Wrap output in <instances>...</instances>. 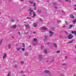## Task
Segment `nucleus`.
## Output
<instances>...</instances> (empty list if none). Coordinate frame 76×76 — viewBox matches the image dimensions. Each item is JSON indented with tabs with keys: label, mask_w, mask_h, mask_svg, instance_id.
<instances>
[{
	"label": "nucleus",
	"mask_w": 76,
	"mask_h": 76,
	"mask_svg": "<svg viewBox=\"0 0 76 76\" xmlns=\"http://www.w3.org/2000/svg\"><path fill=\"white\" fill-rule=\"evenodd\" d=\"M73 37V35L70 34H69L68 36V39H72Z\"/></svg>",
	"instance_id": "nucleus-1"
},
{
	"label": "nucleus",
	"mask_w": 76,
	"mask_h": 76,
	"mask_svg": "<svg viewBox=\"0 0 76 76\" xmlns=\"http://www.w3.org/2000/svg\"><path fill=\"white\" fill-rule=\"evenodd\" d=\"M49 34H51L50 35H49V36L50 37H51L53 36V33H54V32L51 31H50L49 32Z\"/></svg>",
	"instance_id": "nucleus-2"
},
{
	"label": "nucleus",
	"mask_w": 76,
	"mask_h": 76,
	"mask_svg": "<svg viewBox=\"0 0 76 76\" xmlns=\"http://www.w3.org/2000/svg\"><path fill=\"white\" fill-rule=\"evenodd\" d=\"M25 26L26 28H29V24L28 23H26L25 24Z\"/></svg>",
	"instance_id": "nucleus-3"
},
{
	"label": "nucleus",
	"mask_w": 76,
	"mask_h": 76,
	"mask_svg": "<svg viewBox=\"0 0 76 76\" xmlns=\"http://www.w3.org/2000/svg\"><path fill=\"white\" fill-rule=\"evenodd\" d=\"M6 56H7V54L6 53H4V56H3V57H2L3 59H4L6 57Z\"/></svg>",
	"instance_id": "nucleus-4"
},
{
	"label": "nucleus",
	"mask_w": 76,
	"mask_h": 76,
	"mask_svg": "<svg viewBox=\"0 0 76 76\" xmlns=\"http://www.w3.org/2000/svg\"><path fill=\"white\" fill-rule=\"evenodd\" d=\"M41 29L43 31H45L47 29V28L45 27H42L41 28Z\"/></svg>",
	"instance_id": "nucleus-5"
},
{
	"label": "nucleus",
	"mask_w": 76,
	"mask_h": 76,
	"mask_svg": "<svg viewBox=\"0 0 76 76\" xmlns=\"http://www.w3.org/2000/svg\"><path fill=\"white\" fill-rule=\"evenodd\" d=\"M39 57L40 60H42V57L41 55H39Z\"/></svg>",
	"instance_id": "nucleus-6"
},
{
	"label": "nucleus",
	"mask_w": 76,
	"mask_h": 76,
	"mask_svg": "<svg viewBox=\"0 0 76 76\" xmlns=\"http://www.w3.org/2000/svg\"><path fill=\"white\" fill-rule=\"evenodd\" d=\"M29 10L30 11V12L29 13L30 16H31L32 15V12H33L34 11L32 10H29L28 11H29Z\"/></svg>",
	"instance_id": "nucleus-7"
},
{
	"label": "nucleus",
	"mask_w": 76,
	"mask_h": 76,
	"mask_svg": "<svg viewBox=\"0 0 76 76\" xmlns=\"http://www.w3.org/2000/svg\"><path fill=\"white\" fill-rule=\"evenodd\" d=\"M71 33L72 34H75V35H76V31H71Z\"/></svg>",
	"instance_id": "nucleus-8"
},
{
	"label": "nucleus",
	"mask_w": 76,
	"mask_h": 76,
	"mask_svg": "<svg viewBox=\"0 0 76 76\" xmlns=\"http://www.w3.org/2000/svg\"><path fill=\"white\" fill-rule=\"evenodd\" d=\"M28 2L29 3H30V4H33L34 3V1H29Z\"/></svg>",
	"instance_id": "nucleus-9"
},
{
	"label": "nucleus",
	"mask_w": 76,
	"mask_h": 76,
	"mask_svg": "<svg viewBox=\"0 0 76 76\" xmlns=\"http://www.w3.org/2000/svg\"><path fill=\"white\" fill-rule=\"evenodd\" d=\"M74 26L73 25H69V27L68 28V29H71L72 27H73Z\"/></svg>",
	"instance_id": "nucleus-10"
},
{
	"label": "nucleus",
	"mask_w": 76,
	"mask_h": 76,
	"mask_svg": "<svg viewBox=\"0 0 76 76\" xmlns=\"http://www.w3.org/2000/svg\"><path fill=\"white\" fill-rule=\"evenodd\" d=\"M54 47H55V48H57V44L55 43H54L53 44Z\"/></svg>",
	"instance_id": "nucleus-11"
},
{
	"label": "nucleus",
	"mask_w": 76,
	"mask_h": 76,
	"mask_svg": "<svg viewBox=\"0 0 76 76\" xmlns=\"http://www.w3.org/2000/svg\"><path fill=\"white\" fill-rule=\"evenodd\" d=\"M24 55L25 56H28V55H29L28 53V52H26L24 53Z\"/></svg>",
	"instance_id": "nucleus-12"
},
{
	"label": "nucleus",
	"mask_w": 76,
	"mask_h": 76,
	"mask_svg": "<svg viewBox=\"0 0 76 76\" xmlns=\"http://www.w3.org/2000/svg\"><path fill=\"white\" fill-rule=\"evenodd\" d=\"M47 40V36H45V38L44 39V41H46Z\"/></svg>",
	"instance_id": "nucleus-13"
},
{
	"label": "nucleus",
	"mask_w": 76,
	"mask_h": 76,
	"mask_svg": "<svg viewBox=\"0 0 76 76\" xmlns=\"http://www.w3.org/2000/svg\"><path fill=\"white\" fill-rule=\"evenodd\" d=\"M70 17L72 19H73V18H75L74 15H73L72 14L70 16Z\"/></svg>",
	"instance_id": "nucleus-14"
},
{
	"label": "nucleus",
	"mask_w": 76,
	"mask_h": 76,
	"mask_svg": "<svg viewBox=\"0 0 76 76\" xmlns=\"http://www.w3.org/2000/svg\"><path fill=\"white\" fill-rule=\"evenodd\" d=\"M12 28H13L14 29H15V28H16V25H13L12 26Z\"/></svg>",
	"instance_id": "nucleus-15"
},
{
	"label": "nucleus",
	"mask_w": 76,
	"mask_h": 76,
	"mask_svg": "<svg viewBox=\"0 0 76 76\" xmlns=\"http://www.w3.org/2000/svg\"><path fill=\"white\" fill-rule=\"evenodd\" d=\"M44 53L45 54H47V50L46 49H45L44 51Z\"/></svg>",
	"instance_id": "nucleus-16"
},
{
	"label": "nucleus",
	"mask_w": 76,
	"mask_h": 76,
	"mask_svg": "<svg viewBox=\"0 0 76 76\" xmlns=\"http://www.w3.org/2000/svg\"><path fill=\"white\" fill-rule=\"evenodd\" d=\"M33 26H34V27H37V23H34L33 25Z\"/></svg>",
	"instance_id": "nucleus-17"
},
{
	"label": "nucleus",
	"mask_w": 76,
	"mask_h": 76,
	"mask_svg": "<svg viewBox=\"0 0 76 76\" xmlns=\"http://www.w3.org/2000/svg\"><path fill=\"white\" fill-rule=\"evenodd\" d=\"M24 64V61H21L20 62V64L22 65L23 64Z\"/></svg>",
	"instance_id": "nucleus-18"
},
{
	"label": "nucleus",
	"mask_w": 76,
	"mask_h": 76,
	"mask_svg": "<svg viewBox=\"0 0 76 76\" xmlns=\"http://www.w3.org/2000/svg\"><path fill=\"white\" fill-rule=\"evenodd\" d=\"M48 73L49 76H50V75H51V73H50V71H48Z\"/></svg>",
	"instance_id": "nucleus-19"
},
{
	"label": "nucleus",
	"mask_w": 76,
	"mask_h": 76,
	"mask_svg": "<svg viewBox=\"0 0 76 76\" xmlns=\"http://www.w3.org/2000/svg\"><path fill=\"white\" fill-rule=\"evenodd\" d=\"M73 42V41L71 40V41H69V42H68V44H70L71 43H72Z\"/></svg>",
	"instance_id": "nucleus-20"
},
{
	"label": "nucleus",
	"mask_w": 76,
	"mask_h": 76,
	"mask_svg": "<svg viewBox=\"0 0 76 76\" xmlns=\"http://www.w3.org/2000/svg\"><path fill=\"white\" fill-rule=\"evenodd\" d=\"M44 72L45 73H48V70H45Z\"/></svg>",
	"instance_id": "nucleus-21"
},
{
	"label": "nucleus",
	"mask_w": 76,
	"mask_h": 76,
	"mask_svg": "<svg viewBox=\"0 0 76 76\" xmlns=\"http://www.w3.org/2000/svg\"><path fill=\"white\" fill-rule=\"evenodd\" d=\"M73 23H76V19H75L74 20L72 21Z\"/></svg>",
	"instance_id": "nucleus-22"
},
{
	"label": "nucleus",
	"mask_w": 76,
	"mask_h": 76,
	"mask_svg": "<svg viewBox=\"0 0 76 76\" xmlns=\"http://www.w3.org/2000/svg\"><path fill=\"white\" fill-rule=\"evenodd\" d=\"M33 17H35V16H36V15H35V12H33Z\"/></svg>",
	"instance_id": "nucleus-23"
},
{
	"label": "nucleus",
	"mask_w": 76,
	"mask_h": 76,
	"mask_svg": "<svg viewBox=\"0 0 76 76\" xmlns=\"http://www.w3.org/2000/svg\"><path fill=\"white\" fill-rule=\"evenodd\" d=\"M14 19L13 18H12L11 19V22H14Z\"/></svg>",
	"instance_id": "nucleus-24"
},
{
	"label": "nucleus",
	"mask_w": 76,
	"mask_h": 76,
	"mask_svg": "<svg viewBox=\"0 0 76 76\" xmlns=\"http://www.w3.org/2000/svg\"><path fill=\"white\" fill-rule=\"evenodd\" d=\"M20 48H17V50L18 51H19V50H20Z\"/></svg>",
	"instance_id": "nucleus-25"
},
{
	"label": "nucleus",
	"mask_w": 76,
	"mask_h": 76,
	"mask_svg": "<svg viewBox=\"0 0 76 76\" xmlns=\"http://www.w3.org/2000/svg\"><path fill=\"white\" fill-rule=\"evenodd\" d=\"M37 11L38 12V13H41V11L40 10H37Z\"/></svg>",
	"instance_id": "nucleus-26"
},
{
	"label": "nucleus",
	"mask_w": 76,
	"mask_h": 76,
	"mask_svg": "<svg viewBox=\"0 0 76 76\" xmlns=\"http://www.w3.org/2000/svg\"><path fill=\"white\" fill-rule=\"evenodd\" d=\"M2 41H3V40L1 39L0 41V45H1V43H2Z\"/></svg>",
	"instance_id": "nucleus-27"
},
{
	"label": "nucleus",
	"mask_w": 76,
	"mask_h": 76,
	"mask_svg": "<svg viewBox=\"0 0 76 76\" xmlns=\"http://www.w3.org/2000/svg\"><path fill=\"white\" fill-rule=\"evenodd\" d=\"M18 66L17 65H15L14 66V67L15 68H16L17 67H18Z\"/></svg>",
	"instance_id": "nucleus-28"
},
{
	"label": "nucleus",
	"mask_w": 76,
	"mask_h": 76,
	"mask_svg": "<svg viewBox=\"0 0 76 76\" xmlns=\"http://www.w3.org/2000/svg\"><path fill=\"white\" fill-rule=\"evenodd\" d=\"M8 48H11V45H8Z\"/></svg>",
	"instance_id": "nucleus-29"
},
{
	"label": "nucleus",
	"mask_w": 76,
	"mask_h": 76,
	"mask_svg": "<svg viewBox=\"0 0 76 76\" xmlns=\"http://www.w3.org/2000/svg\"><path fill=\"white\" fill-rule=\"evenodd\" d=\"M37 39L34 38V41H37Z\"/></svg>",
	"instance_id": "nucleus-30"
},
{
	"label": "nucleus",
	"mask_w": 76,
	"mask_h": 76,
	"mask_svg": "<svg viewBox=\"0 0 76 76\" xmlns=\"http://www.w3.org/2000/svg\"><path fill=\"white\" fill-rule=\"evenodd\" d=\"M22 51H25V48H22Z\"/></svg>",
	"instance_id": "nucleus-31"
},
{
	"label": "nucleus",
	"mask_w": 76,
	"mask_h": 76,
	"mask_svg": "<svg viewBox=\"0 0 76 76\" xmlns=\"http://www.w3.org/2000/svg\"><path fill=\"white\" fill-rule=\"evenodd\" d=\"M27 19H31V18L29 17H27Z\"/></svg>",
	"instance_id": "nucleus-32"
},
{
	"label": "nucleus",
	"mask_w": 76,
	"mask_h": 76,
	"mask_svg": "<svg viewBox=\"0 0 76 76\" xmlns=\"http://www.w3.org/2000/svg\"><path fill=\"white\" fill-rule=\"evenodd\" d=\"M23 47L24 48L25 47V45H24V44L23 43Z\"/></svg>",
	"instance_id": "nucleus-33"
},
{
	"label": "nucleus",
	"mask_w": 76,
	"mask_h": 76,
	"mask_svg": "<svg viewBox=\"0 0 76 76\" xmlns=\"http://www.w3.org/2000/svg\"><path fill=\"white\" fill-rule=\"evenodd\" d=\"M34 3V4H33V6L34 7H35V4H36L35 3Z\"/></svg>",
	"instance_id": "nucleus-34"
},
{
	"label": "nucleus",
	"mask_w": 76,
	"mask_h": 76,
	"mask_svg": "<svg viewBox=\"0 0 76 76\" xmlns=\"http://www.w3.org/2000/svg\"><path fill=\"white\" fill-rule=\"evenodd\" d=\"M40 21L41 22L42 20V18H40L39 19Z\"/></svg>",
	"instance_id": "nucleus-35"
},
{
	"label": "nucleus",
	"mask_w": 76,
	"mask_h": 76,
	"mask_svg": "<svg viewBox=\"0 0 76 76\" xmlns=\"http://www.w3.org/2000/svg\"><path fill=\"white\" fill-rule=\"evenodd\" d=\"M65 27H66V25H64L63 26H62V28H65Z\"/></svg>",
	"instance_id": "nucleus-36"
},
{
	"label": "nucleus",
	"mask_w": 76,
	"mask_h": 76,
	"mask_svg": "<svg viewBox=\"0 0 76 76\" xmlns=\"http://www.w3.org/2000/svg\"><path fill=\"white\" fill-rule=\"evenodd\" d=\"M60 51H59L58 50L57 51V53H60Z\"/></svg>",
	"instance_id": "nucleus-37"
},
{
	"label": "nucleus",
	"mask_w": 76,
	"mask_h": 76,
	"mask_svg": "<svg viewBox=\"0 0 76 76\" xmlns=\"http://www.w3.org/2000/svg\"><path fill=\"white\" fill-rule=\"evenodd\" d=\"M54 61V60H52V61H51L50 62V63H53V62Z\"/></svg>",
	"instance_id": "nucleus-38"
},
{
	"label": "nucleus",
	"mask_w": 76,
	"mask_h": 76,
	"mask_svg": "<svg viewBox=\"0 0 76 76\" xmlns=\"http://www.w3.org/2000/svg\"><path fill=\"white\" fill-rule=\"evenodd\" d=\"M65 58H66V59L67 58V56H65Z\"/></svg>",
	"instance_id": "nucleus-39"
},
{
	"label": "nucleus",
	"mask_w": 76,
	"mask_h": 76,
	"mask_svg": "<svg viewBox=\"0 0 76 76\" xmlns=\"http://www.w3.org/2000/svg\"><path fill=\"white\" fill-rule=\"evenodd\" d=\"M21 73H23V71H21Z\"/></svg>",
	"instance_id": "nucleus-40"
},
{
	"label": "nucleus",
	"mask_w": 76,
	"mask_h": 76,
	"mask_svg": "<svg viewBox=\"0 0 76 76\" xmlns=\"http://www.w3.org/2000/svg\"><path fill=\"white\" fill-rule=\"evenodd\" d=\"M57 22H58H58H61V20H60V21L58 20V21H57Z\"/></svg>",
	"instance_id": "nucleus-41"
},
{
	"label": "nucleus",
	"mask_w": 76,
	"mask_h": 76,
	"mask_svg": "<svg viewBox=\"0 0 76 76\" xmlns=\"http://www.w3.org/2000/svg\"><path fill=\"white\" fill-rule=\"evenodd\" d=\"M33 45H36V44L33 43Z\"/></svg>",
	"instance_id": "nucleus-42"
},
{
	"label": "nucleus",
	"mask_w": 76,
	"mask_h": 76,
	"mask_svg": "<svg viewBox=\"0 0 76 76\" xmlns=\"http://www.w3.org/2000/svg\"><path fill=\"white\" fill-rule=\"evenodd\" d=\"M51 44V43H48V45H50Z\"/></svg>",
	"instance_id": "nucleus-43"
},
{
	"label": "nucleus",
	"mask_w": 76,
	"mask_h": 76,
	"mask_svg": "<svg viewBox=\"0 0 76 76\" xmlns=\"http://www.w3.org/2000/svg\"><path fill=\"white\" fill-rule=\"evenodd\" d=\"M65 33H66V34H68L67 33V31H65Z\"/></svg>",
	"instance_id": "nucleus-44"
},
{
	"label": "nucleus",
	"mask_w": 76,
	"mask_h": 76,
	"mask_svg": "<svg viewBox=\"0 0 76 76\" xmlns=\"http://www.w3.org/2000/svg\"><path fill=\"white\" fill-rule=\"evenodd\" d=\"M18 34H20V32H19V31H18Z\"/></svg>",
	"instance_id": "nucleus-45"
},
{
	"label": "nucleus",
	"mask_w": 76,
	"mask_h": 76,
	"mask_svg": "<svg viewBox=\"0 0 76 76\" xmlns=\"http://www.w3.org/2000/svg\"><path fill=\"white\" fill-rule=\"evenodd\" d=\"M63 65H66V64H63Z\"/></svg>",
	"instance_id": "nucleus-46"
},
{
	"label": "nucleus",
	"mask_w": 76,
	"mask_h": 76,
	"mask_svg": "<svg viewBox=\"0 0 76 76\" xmlns=\"http://www.w3.org/2000/svg\"><path fill=\"white\" fill-rule=\"evenodd\" d=\"M43 48V46H41V48Z\"/></svg>",
	"instance_id": "nucleus-47"
},
{
	"label": "nucleus",
	"mask_w": 76,
	"mask_h": 76,
	"mask_svg": "<svg viewBox=\"0 0 76 76\" xmlns=\"http://www.w3.org/2000/svg\"><path fill=\"white\" fill-rule=\"evenodd\" d=\"M69 1V0H65L66 1Z\"/></svg>",
	"instance_id": "nucleus-48"
},
{
	"label": "nucleus",
	"mask_w": 76,
	"mask_h": 76,
	"mask_svg": "<svg viewBox=\"0 0 76 76\" xmlns=\"http://www.w3.org/2000/svg\"><path fill=\"white\" fill-rule=\"evenodd\" d=\"M54 5H56V3H54Z\"/></svg>",
	"instance_id": "nucleus-49"
},
{
	"label": "nucleus",
	"mask_w": 76,
	"mask_h": 76,
	"mask_svg": "<svg viewBox=\"0 0 76 76\" xmlns=\"http://www.w3.org/2000/svg\"><path fill=\"white\" fill-rule=\"evenodd\" d=\"M55 9H57V7H55Z\"/></svg>",
	"instance_id": "nucleus-50"
},
{
	"label": "nucleus",
	"mask_w": 76,
	"mask_h": 76,
	"mask_svg": "<svg viewBox=\"0 0 76 76\" xmlns=\"http://www.w3.org/2000/svg\"><path fill=\"white\" fill-rule=\"evenodd\" d=\"M35 31H34L33 32V34H35Z\"/></svg>",
	"instance_id": "nucleus-51"
},
{
	"label": "nucleus",
	"mask_w": 76,
	"mask_h": 76,
	"mask_svg": "<svg viewBox=\"0 0 76 76\" xmlns=\"http://www.w3.org/2000/svg\"><path fill=\"white\" fill-rule=\"evenodd\" d=\"M23 0H21V1H23Z\"/></svg>",
	"instance_id": "nucleus-52"
},
{
	"label": "nucleus",
	"mask_w": 76,
	"mask_h": 76,
	"mask_svg": "<svg viewBox=\"0 0 76 76\" xmlns=\"http://www.w3.org/2000/svg\"><path fill=\"white\" fill-rule=\"evenodd\" d=\"M74 10H76V8H75L74 9Z\"/></svg>",
	"instance_id": "nucleus-53"
},
{
	"label": "nucleus",
	"mask_w": 76,
	"mask_h": 76,
	"mask_svg": "<svg viewBox=\"0 0 76 76\" xmlns=\"http://www.w3.org/2000/svg\"><path fill=\"white\" fill-rule=\"evenodd\" d=\"M34 10H36V8H35V7L34 8Z\"/></svg>",
	"instance_id": "nucleus-54"
},
{
	"label": "nucleus",
	"mask_w": 76,
	"mask_h": 76,
	"mask_svg": "<svg viewBox=\"0 0 76 76\" xmlns=\"http://www.w3.org/2000/svg\"><path fill=\"white\" fill-rule=\"evenodd\" d=\"M60 37L61 38V37H62V36H61V35L60 36Z\"/></svg>",
	"instance_id": "nucleus-55"
},
{
	"label": "nucleus",
	"mask_w": 76,
	"mask_h": 76,
	"mask_svg": "<svg viewBox=\"0 0 76 76\" xmlns=\"http://www.w3.org/2000/svg\"><path fill=\"white\" fill-rule=\"evenodd\" d=\"M12 38L14 39V37H12Z\"/></svg>",
	"instance_id": "nucleus-56"
},
{
	"label": "nucleus",
	"mask_w": 76,
	"mask_h": 76,
	"mask_svg": "<svg viewBox=\"0 0 76 76\" xmlns=\"http://www.w3.org/2000/svg\"><path fill=\"white\" fill-rule=\"evenodd\" d=\"M74 6L76 7V4H75V5H74Z\"/></svg>",
	"instance_id": "nucleus-57"
},
{
	"label": "nucleus",
	"mask_w": 76,
	"mask_h": 76,
	"mask_svg": "<svg viewBox=\"0 0 76 76\" xmlns=\"http://www.w3.org/2000/svg\"><path fill=\"white\" fill-rule=\"evenodd\" d=\"M61 76H64V75L62 74V75H61Z\"/></svg>",
	"instance_id": "nucleus-58"
},
{
	"label": "nucleus",
	"mask_w": 76,
	"mask_h": 76,
	"mask_svg": "<svg viewBox=\"0 0 76 76\" xmlns=\"http://www.w3.org/2000/svg\"><path fill=\"white\" fill-rule=\"evenodd\" d=\"M75 48H76V46H75Z\"/></svg>",
	"instance_id": "nucleus-59"
},
{
	"label": "nucleus",
	"mask_w": 76,
	"mask_h": 76,
	"mask_svg": "<svg viewBox=\"0 0 76 76\" xmlns=\"http://www.w3.org/2000/svg\"><path fill=\"white\" fill-rule=\"evenodd\" d=\"M73 76H76V75H74Z\"/></svg>",
	"instance_id": "nucleus-60"
},
{
	"label": "nucleus",
	"mask_w": 76,
	"mask_h": 76,
	"mask_svg": "<svg viewBox=\"0 0 76 76\" xmlns=\"http://www.w3.org/2000/svg\"><path fill=\"white\" fill-rule=\"evenodd\" d=\"M38 3H39V1H38Z\"/></svg>",
	"instance_id": "nucleus-61"
},
{
	"label": "nucleus",
	"mask_w": 76,
	"mask_h": 76,
	"mask_svg": "<svg viewBox=\"0 0 76 76\" xmlns=\"http://www.w3.org/2000/svg\"><path fill=\"white\" fill-rule=\"evenodd\" d=\"M52 29H54V28H52Z\"/></svg>",
	"instance_id": "nucleus-62"
},
{
	"label": "nucleus",
	"mask_w": 76,
	"mask_h": 76,
	"mask_svg": "<svg viewBox=\"0 0 76 76\" xmlns=\"http://www.w3.org/2000/svg\"><path fill=\"white\" fill-rule=\"evenodd\" d=\"M47 61V62L48 61Z\"/></svg>",
	"instance_id": "nucleus-63"
},
{
	"label": "nucleus",
	"mask_w": 76,
	"mask_h": 76,
	"mask_svg": "<svg viewBox=\"0 0 76 76\" xmlns=\"http://www.w3.org/2000/svg\"><path fill=\"white\" fill-rule=\"evenodd\" d=\"M6 0V1H7V0Z\"/></svg>",
	"instance_id": "nucleus-64"
}]
</instances>
